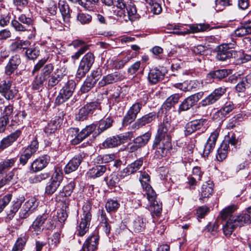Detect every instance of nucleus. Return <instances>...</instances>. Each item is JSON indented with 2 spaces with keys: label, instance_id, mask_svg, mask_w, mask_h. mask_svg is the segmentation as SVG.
<instances>
[{
  "label": "nucleus",
  "instance_id": "obj_33",
  "mask_svg": "<svg viewBox=\"0 0 251 251\" xmlns=\"http://www.w3.org/2000/svg\"><path fill=\"white\" fill-rule=\"evenodd\" d=\"M116 156L115 154H104L97 156L94 159V162L97 164L108 163L115 160Z\"/></svg>",
  "mask_w": 251,
  "mask_h": 251
},
{
  "label": "nucleus",
  "instance_id": "obj_62",
  "mask_svg": "<svg viewBox=\"0 0 251 251\" xmlns=\"http://www.w3.org/2000/svg\"><path fill=\"white\" fill-rule=\"evenodd\" d=\"M38 149V142L37 140H33L30 144L25 150V151H28V153L33 155L35 153Z\"/></svg>",
  "mask_w": 251,
  "mask_h": 251
},
{
  "label": "nucleus",
  "instance_id": "obj_50",
  "mask_svg": "<svg viewBox=\"0 0 251 251\" xmlns=\"http://www.w3.org/2000/svg\"><path fill=\"white\" fill-rule=\"evenodd\" d=\"M92 20V16L87 13H79L77 15V21L82 25L89 24Z\"/></svg>",
  "mask_w": 251,
  "mask_h": 251
},
{
  "label": "nucleus",
  "instance_id": "obj_32",
  "mask_svg": "<svg viewBox=\"0 0 251 251\" xmlns=\"http://www.w3.org/2000/svg\"><path fill=\"white\" fill-rule=\"evenodd\" d=\"M251 86V76H247L242 78L236 86V90L239 92H244Z\"/></svg>",
  "mask_w": 251,
  "mask_h": 251
},
{
  "label": "nucleus",
  "instance_id": "obj_36",
  "mask_svg": "<svg viewBox=\"0 0 251 251\" xmlns=\"http://www.w3.org/2000/svg\"><path fill=\"white\" fill-rule=\"evenodd\" d=\"M121 139L119 136H114L107 138L102 143L104 148H114L121 144Z\"/></svg>",
  "mask_w": 251,
  "mask_h": 251
},
{
  "label": "nucleus",
  "instance_id": "obj_10",
  "mask_svg": "<svg viewBox=\"0 0 251 251\" xmlns=\"http://www.w3.org/2000/svg\"><path fill=\"white\" fill-rule=\"evenodd\" d=\"M209 29H210L209 24H193L189 25V29L182 30V28H178V30L174 31L173 33L177 35H184L190 33L203 32Z\"/></svg>",
  "mask_w": 251,
  "mask_h": 251
},
{
  "label": "nucleus",
  "instance_id": "obj_3",
  "mask_svg": "<svg viewBox=\"0 0 251 251\" xmlns=\"http://www.w3.org/2000/svg\"><path fill=\"white\" fill-rule=\"evenodd\" d=\"M114 2L117 9L113 10V13L118 20L125 22L134 20L137 10L133 3H127L126 0H114Z\"/></svg>",
  "mask_w": 251,
  "mask_h": 251
},
{
  "label": "nucleus",
  "instance_id": "obj_35",
  "mask_svg": "<svg viewBox=\"0 0 251 251\" xmlns=\"http://www.w3.org/2000/svg\"><path fill=\"white\" fill-rule=\"evenodd\" d=\"M229 147L226 142H223L221 144L216 154V158L219 161H222L226 158Z\"/></svg>",
  "mask_w": 251,
  "mask_h": 251
},
{
  "label": "nucleus",
  "instance_id": "obj_11",
  "mask_svg": "<svg viewBox=\"0 0 251 251\" xmlns=\"http://www.w3.org/2000/svg\"><path fill=\"white\" fill-rule=\"evenodd\" d=\"M85 156V153H81L73 157L65 166L64 168L65 173L68 174L75 171L78 168Z\"/></svg>",
  "mask_w": 251,
  "mask_h": 251
},
{
  "label": "nucleus",
  "instance_id": "obj_23",
  "mask_svg": "<svg viewBox=\"0 0 251 251\" xmlns=\"http://www.w3.org/2000/svg\"><path fill=\"white\" fill-rule=\"evenodd\" d=\"M21 133L22 132L20 130H17L14 132L4 138L0 142V148L3 149L10 146L17 139Z\"/></svg>",
  "mask_w": 251,
  "mask_h": 251
},
{
  "label": "nucleus",
  "instance_id": "obj_4",
  "mask_svg": "<svg viewBox=\"0 0 251 251\" xmlns=\"http://www.w3.org/2000/svg\"><path fill=\"white\" fill-rule=\"evenodd\" d=\"M95 60L94 54L91 52H88L82 58L79 63L76 77L81 78L88 72L93 64Z\"/></svg>",
  "mask_w": 251,
  "mask_h": 251
},
{
  "label": "nucleus",
  "instance_id": "obj_49",
  "mask_svg": "<svg viewBox=\"0 0 251 251\" xmlns=\"http://www.w3.org/2000/svg\"><path fill=\"white\" fill-rule=\"evenodd\" d=\"M46 80L41 75L36 76L32 83V88L34 90L41 89L43 86L44 83Z\"/></svg>",
  "mask_w": 251,
  "mask_h": 251
},
{
  "label": "nucleus",
  "instance_id": "obj_37",
  "mask_svg": "<svg viewBox=\"0 0 251 251\" xmlns=\"http://www.w3.org/2000/svg\"><path fill=\"white\" fill-rule=\"evenodd\" d=\"M106 171V166L97 165L89 170V174L91 177L96 178L102 176Z\"/></svg>",
  "mask_w": 251,
  "mask_h": 251
},
{
  "label": "nucleus",
  "instance_id": "obj_13",
  "mask_svg": "<svg viewBox=\"0 0 251 251\" xmlns=\"http://www.w3.org/2000/svg\"><path fill=\"white\" fill-rule=\"evenodd\" d=\"M213 186L214 184L212 181L205 182L201 189L199 200L202 201L203 202L206 201L213 192Z\"/></svg>",
  "mask_w": 251,
  "mask_h": 251
},
{
  "label": "nucleus",
  "instance_id": "obj_52",
  "mask_svg": "<svg viewBox=\"0 0 251 251\" xmlns=\"http://www.w3.org/2000/svg\"><path fill=\"white\" fill-rule=\"evenodd\" d=\"M229 5V0H215L213 7L216 11H221Z\"/></svg>",
  "mask_w": 251,
  "mask_h": 251
},
{
  "label": "nucleus",
  "instance_id": "obj_20",
  "mask_svg": "<svg viewBox=\"0 0 251 251\" xmlns=\"http://www.w3.org/2000/svg\"><path fill=\"white\" fill-rule=\"evenodd\" d=\"M155 118L156 114L155 112L149 113L138 119L132 125V126L135 128L138 129L140 127L151 123Z\"/></svg>",
  "mask_w": 251,
  "mask_h": 251
},
{
  "label": "nucleus",
  "instance_id": "obj_38",
  "mask_svg": "<svg viewBox=\"0 0 251 251\" xmlns=\"http://www.w3.org/2000/svg\"><path fill=\"white\" fill-rule=\"evenodd\" d=\"M96 127L97 125L94 124L87 126L85 128L82 129L80 132H79V136H78L79 139H81V141H82L95 131L96 129Z\"/></svg>",
  "mask_w": 251,
  "mask_h": 251
},
{
  "label": "nucleus",
  "instance_id": "obj_7",
  "mask_svg": "<svg viewBox=\"0 0 251 251\" xmlns=\"http://www.w3.org/2000/svg\"><path fill=\"white\" fill-rule=\"evenodd\" d=\"M17 92L16 88L12 86L11 81L3 80L0 82V94L6 100H12Z\"/></svg>",
  "mask_w": 251,
  "mask_h": 251
},
{
  "label": "nucleus",
  "instance_id": "obj_5",
  "mask_svg": "<svg viewBox=\"0 0 251 251\" xmlns=\"http://www.w3.org/2000/svg\"><path fill=\"white\" fill-rule=\"evenodd\" d=\"M91 206L89 204H86L83 206V213L81 216L78 228L77 229V235L83 236L88 230L92 215L89 212Z\"/></svg>",
  "mask_w": 251,
  "mask_h": 251
},
{
  "label": "nucleus",
  "instance_id": "obj_46",
  "mask_svg": "<svg viewBox=\"0 0 251 251\" xmlns=\"http://www.w3.org/2000/svg\"><path fill=\"white\" fill-rule=\"evenodd\" d=\"M143 189L145 191L144 195L147 196V198L150 202L156 200V194L150 185L147 184Z\"/></svg>",
  "mask_w": 251,
  "mask_h": 251
},
{
  "label": "nucleus",
  "instance_id": "obj_30",
  "mask_svg": "<svg viewBox=\"0 0 251 251\" xmlns=\"http://www.w3.org/2000/svg\"><path fill=\"white\" fill-rule=\"evenodd\" d=\"M29 45V42L28 41H24L19 40L12 42L9 48L11 51L13 52L19 51L21 49H25Z\"/></svg>",
  "mask_w": 251,
  "mask_h": 251
},
{
  "label": "nucleus",
  "instance_id": "obj_45",
  "mask_svg": "<svg viewBox=\"0 0 251 251\" xmlns=\"http://www.w3.org/2000/svg\"><path fill=\"white\" fill-rule=\"evenodd\" d=\"M59 122L56 119H52L45 126L44 131L47 134L54 133L57 129Z\"/></svg>",
  "mask_w": 251,
  "mask_h": 251
},
{
  "label": "nucleus",
  "instance_id": "obj_12",
  "mask_svg": "<svg viewBox=\"0 0 251 251\" xmlns=\"http://www.w3.org/2000/svg\"><path fill=\"white\" fill-rule=\"evenodd\" d=\"M21 63V59L19 55L12 56L5 67L4 73L6 75H11Z\"/></svg>",
  "mask_w": 251,
  "mask_h": 251
},
{
  "label": "nucleus",
  "instance_id": "obj_29",
  "mask_svg": "<svg viewBox=\"0 0 251 251\" xmlns=\"http://www.w3.org/2000/svg\"><path fill=\"white\" fill-rule=\"evenodd\" d=\"M73 94L71 92V91H68L66 88H62L56 98L55 103L60 105L65 102L72 96Z\"/></svg>",
  "mask_w": 251,
  "mask_h": 251
},
{
  "label": "nucleus",
  "instance_id": "obj_6",
  "mask_svg": "<svg viewBox=\"0 0 251 251\" xmlns=\"http://www.w3.org/2000/svg\"><path fill=\"white\" fill-rule=\"evenodd\" d=\"M236 46L235 42L220 45L217 48L216 58L219 61H225L231 58L235 51L232 50Z\"/></svg>",
  "mask_w": 251,
  "mask_h": 251
},
{
  "label": "nucleus",
  "instance_id": "obj_64",
  "mask_svg": "<svg viewBox=\"0 0 251 251\" xmlns=\"http://www.w3.org/2000/svg\"><path fill=\"white\" fill-rule=\"evenodd\" d=\"M53 69V68L51 64H47L43 68L42 72L40 75L45 78L47 79L49 78L50 75L52 72Z\"/></svg>",
  "mask_w": 251,
  "mask_h": 251
},
{
  "label": "nucleus",
  "instance_id": "obj_40",
  "mask_svg": "<svg viewBox=\"0 0 251 251\" xmlns=\"http://www.w3.org/2000/svg\"><path fill=\"white\" fill-rule=\"evenodd\" d=\"M142 164L143 159L142 158L136 160L127 166L126 169V172L128 175L133 174L138 170L141 167Z\"/></svg>",
  "mask_w": 251,
  "mask_h": 251
},
{
  "label": "nucleus",
  "instance_id": "obj_14",
  "mask_svg": "<svg viewBox=\"0 0 251 251\" xmlns=\"http://www.w3.org/2000/svg\"><path fill=\"white\" fill-rule=\"evenodd\" d=\"M151 135L150 133L147 132L136 137L133 140V143L132 144L129 145L130 146V150L131 151H134L138 150L139 148L145 146L150 139Z\"/></svg>",
  "mask_w": 251,
  "mask_h": 251
},
{
  "label": "nucleus",
  "instance_id": "obj_22",
  "mask_svg": "<svg viewBox=\"0 0 251 251\" xmlns=\"http://www.w3.org/2000/svg\"><path fill=\"white\" fill-rule=\"evenodd\" d=\"M21 133L22 132L20 130H17L14 132L4 138L0 142V148L3 149L10 146L17 139Z\"/></svg>",
  "mask_w": 251,
  "mask_h": 251
},
{
  "label": "nucleus",
  "instance_id": "obj_44",
  "mask_svg": "<svg viewBox=\"0 0 251 251\" xmlns=\"http://www.w3.org/2000/svg\"><path fill=\"white\" fill-rule=\"evenodd\" d=\"M195 104L196 103L190 96L186 98L179 105L178 112L188 110Z\"/></svg>",
  "mask_w": 251,
  "mask_h": 251
},
{
  "label": "nucleus",
  "instance_id": "obj_1",
  "mask_svg": "<svg viewBox=\"0 0 251 251\" xmlns=\"http://www.w3.org/2000/svg\"><path fill=\"white\" fill-rule=\"evenodd\" d=\"M236 207L234 205L228 206L223 209L221 216L225 223H223V230L226 236L230 235L237 226H243L251 223V206L246 212L239 215H232Z\"/></svg>",
  "mask_w": 251,
  "mask_h": 251
},
{
  "label": "nucleus",
  "instance_id": "obj_9",
  "mask_svg": "<svg viewBox=\"0 0 251 251\" xmlns=\"http://www.w3.org/2000/svg\"><path fill=\"white\" fill-rule=\"evenodd\" d=\"M97 109L99 110L101 109L98 102L94 101L88 103L79 109L76 119L79 121H83L86 118L89 114L92 113Z\"/></svg>",
  "mask_w": 251,
  "mask_h": 251
},
{
  "label": "nucleus",
  "instance_id": "obj_42",
  "mask_svg": "<svg viewBox=\"0 0 251 251\" xmlns=\"http://www.w3.org/2000/svg\"><path fill=\"white\" fill-rule=\"evenodd\" d=\"M16 158L6 159L0 163V174L8 171L15 164Z\"/></svg>",
  "mask_w": 251,
  "mask_h": 251
},
{
  "label": "nucleus",
  "instance_id": "obj_61",
  "mask_svg": "<svg viewBox=\"0 0 251 251\" xmlns=\"http://www.w3.org/2000/svg\"><path fill=\"white\" fill-rule=\"evenodd\" d=\"M150 203L151 210L153 211L156 216H159L162 211V204L156 200L151 202Z\"/></svg>",
  "mask_w": 251,
  "mask_h": 251
},
{
  "label": "nucleus",
  "instance_id": "obj_26",
  "mask_svg": "<svg viewBox=\"0 0 251 251\" xmlns=\"http://www.w3.org/2000/svg\"><path fill=\"white\" fill-rule=\"evenodd\" d=\"M59 10L62 16L64 22L68 23L70 21L71 10L68 3L63 0H60L58 3Z\"/></svg>",
  "mask_w": 251,
  "mask_h": 251
},
{
  "label": "nucleus",
  "instance_id": "obj_60",
  "mask_svg": "<svg viewBox=\"0 0 251 251\" xmlns=\"http://www.w3.org/2000/svg\"><path fill=\"white\" fill-rule=\"evenodd\" d=\"M74 187L75 183L73 182H71L65 185L63 189V191L62 192V196L63 195L64 197L70 196L71 195Z\"/></svg>",
  "mask_w": 251,
  "mask_h": 251
},
{
  "label": "nucleus",
  "instance_id": "obj_17",
  "mask_svg": "<svg viewBox=\"0 0 251 251\" xmlns=\"http://www.w3.org/2000/svg\"><path fill=\"white\" fill-rule=\"evenodd\" d=\"M50 157L48 155L40 156L33 162L31 168L34 172L40 171L47 166Z\"/></svg>",
  "mask_w": 251,
  "mask_h": 251
},
{
  "label": "nucleus",
  "instance_id": "obj_31",
  "mask_svg": "<svg viewBox=\"0 0 251 251\" xmlns=\"http://www.w3.org/2000/svg\"><path fill=\"white\" fill-rule=\"evenodd\" d=\"M68 138L70 140L73 145H77L82 141L79 139V129L77 128H70L68 131Z\"/></svg>",
  "mask_w": 251,
  "mask_h": 251
},
{
  "label": "nucleus",
  "instance_id": "obj_25",
  "mask_svg": "<svg viewBox=\"0 0 251 251\" xmlns=\"http://www.w3.org/2000/svg\"><path fill=\"white\" fill-rule=\"evenodd\" d=\"M25 201L24 195L19 196L15 200L12 202L13 204L11 206L9 211L8 212L7 215L9 219L13 218L15 213L18 211L21 207L22 203Z\"/></svg>",
  "mask_w": 251,
  "mask_h": 251
},
{
  "label": "nucleus",
  "instance_id": "obj_21",
  "mask_svg": "<svg viewBox=\"0 0 251 251\" xmlns=\"http://www.w3.org/2000/svg\"><path fill=\"white\" fill-rule=\"evenodd\" d=\"M99 238L98 236L93 235L88 237L83 245V251H94L97 248Z\"/></svg>",
  "mask_w": 251,
  "mask_h": 251
},
{
  "label": "nucleus",
  "instance_id": "obj_58",
  "mask_svg": "<svg viewBox=\"0 0 251 251\" xmlns=\"http://www.w3.org/2000/svg\"><path fill=\"white\" fill-rule=\"evenodd\" d=\"M62 76L58 74L52 75L48 81L49 87H52L55 86L61 80Z\"/></svg>",
  "mask_w": 251,
  "mask_h": 251
},
{
  "label": "nucleus",
  "instance_id": "obj_34",
  "mask_svg": "<svg viewBox=\"0 0 251 251\" xmlns=\"http://www.w3.org/2000/svg\"><path fill=\"white\" fill-rule=\"evenodd\" d=\"M181 97V95L178 94H174L170 96L167 99L165 102L163 103L162 107L166 110L170 109L171 107L178 102Z\"/></svg>",
  "mask_w": 251,
  "mask_h": 251
},
{
  "label": "nucleus",
  "instance_id": "obj_2",
  "mask_svg": "<svg viewBox=\"0 0 251 251\" xmlns=\"http://www.w3.org/2000/svg\"><path fill=\"white\" fill-rule=\"evenodd\" d=\"M171 127L170 119L166 118L159 126L152 144L154 157L161 158L166 155L172 147L171 136L168 132Z\"/></svg>",
  "mask_w": 251,
  "mask_h": 251
},
{
  "label": "nucleus",
  "instance_id": "obj_27",
  "mask_svg": "<svg viewBox=\"0 0 251 251\" xmlns=\"http://www.w3.org/2000/svg\"><path fill=\"white\" fill-rule=\"evenodd\" d=\"M123 79V75L120 73H115L109 74L104 76L102 79L100 81V83L101 86H104L107 84H111L121 80Z\"/></svg>",
  "mask_w": 251,
  "mask_h": 251
},
{
  "label": "nucleus",
  "instance_id": "obj_18",
  "mask_svg": "<svg viewBox=\"0 0 251 251\" xmlns=\"http://www.w3.org/2000/svg\"><path fill=\"white\" fill-rule=\"evenodd\" d=\"M164 77V74L157 68L150 70L148 75V80L151 84H155L162 80Z\"/></svg>",
  "mask_w": 251,
  "mask_h": 251
},
{
  "label": "nucleus",
  "instance_id": "obj_39",
  "mask_svg": "<svg viewBox=\"0 0 251 251\" xmlns=\"http://www.w3.org/2000/svg\"><path fill=\"white\" fill-rule=\"evenodd\" d=\"M60 183L61 182L57 180L50 178L46 187L45 193L49 195L53 194L60 186Z\"/></svg>",
  "mask_w": 251,
  "mask_h": 251
},
{
  "label": "nucleus",
  "instance_id": "obj_16",
  "mask_svg": "<svg viewBox=\"0 0 251 251\" xmlns=\"http://www.w3.org/2000/svg\"><path fill=\"white\" fill-rule=\"evenodd\" d=\"M142 107L137 102L133 104L127 111L126 115L125 116L123 120L124 122L126 124H128L134 121Z\"/></svg>",
  "mask_w": 251,
  "mask_h": 251
},
{
  "label": "nucleus",
  "instance_id": "obj_47",
  "mask_svg": "<svg viewBox=\"0 0 251 251\" xmlns=\"http://www.w3.org/2000/svg\"><path fill=\"white\" fill-rule=\"evenodd\" d=\"M26 242V239L25 236L19 237L13 245L11 251H22Z\"/></svg>",
  "mask_w": 251,
  "mask_h": 251
},
{
  "label": "nucleus",
  "instance_id": "obj_24",
  "mask_svg": "<svg viewBox=\"0 0 251 251\" xmlns=\"http://www.w3.org/2000/svg\"><path fill=\"white\" fill-rule=\"evenodd\" d=\"M204 121L202 119L191 121L185 126L186 135H190L195 131L200 129L203 126Z\"/></svg>",
  "mask_w": 251,
  "mask_h": 251
},
{
  "label": "nucleus",
  "instance_id": "obj_43",
  "mask_svg": "<svg viewBox=\"0 0 251 251\" xmlns=\"http://www.w3.org/2000/svg\"><path fill=\"white\" fill-rule=\"evenodd\" d=\"M228 75V71L226 69L217 70L210 72L208 75L209 77L221 79L227 76Z\"/></svg>",
  "mask_w": 251,
  "mask_h": 251
},
{
  "label": "nucleus",
  "instance_id": "obj_51",
  "mask_svg": "<svg viewBox=\"0 0 251 251\" xmlns=\"http://www.w3.org/2000/svg\"><path fill=\"white\" fill-rule=\"evenodd\" d=\"M146 223L143 218H138L133 222V226L136 232L142 231L145 227Z\"/></svg>",
  "mask_w": 251,
  "mask_h": 251
},
{
  "label": "nucleus",
  "instance_id": "obj_53",
  "mask_svg": "<svg viewBox=\"0 0 251 251\" xmlns=\"http://www.w3.org/2000/svg\"><path fill=\"white\" fill-rule=\"evenodd\" d=\"M99 0H80L79 4L88 10H91Z\"/></svg>",
  "mask_w": 251,
  "mask_h": 251
},
{
  "label": "nucleus",
  "instance_id": "obj_59",
  "mask_svg": "<svg viewBox=\"0 0 251 251\" xmlns=\"http://www.w3.org/2000/svg\"><path fill=\"white\" fill-rule=\"evenodd\" d=\"M234 34L236 36L240 37L250 34V33L248 31V29L245 28V25L243 23L240 26L234 30Z\"/></svg>",
  "mask_w": 251,
  "mask_h": 251
},
{
  "label": "nucleus",
  "instance_id": "obj_41",
  "mask_svg": "<svg viewBox=\"0 0 251 251\" xmlns=\"http://www.w3.org/2000/svg\"><path fill=\"white\" fill-rule=\"evenodd\" d=\"M99 220L100 221V227L102 228L106 234H108L110 232L111 227L108 223V219L103 212H101Z\"/></svg>",
  "mask_w": 251,
  "mask_h": 251
},
{
  "label": "nucleus",
  "instance_id": "obj_48",
  "mask_svg": "<svg viewBox=\"0 0 251 251\" xmlns=\"http://www.w3.org/2000/svg\"><path fill=\"white\" fill-rule=\"evenodd\" d=\"M119 178L115 173L112 174L109 176L104 178V181L109 187H116L119 181Z\"/></svg>",
  "mask_w": 251,
  "mask_h": 251
},
{
  "label": "nucleus",
  "instance_id": "obj_57",
  "mask_svg": "<svg viewBox=\"0 0 251 251\" xmlns=\"http://www.w3.org/2000/svg\"><path fill=\"white\" fill-rule=\"evenodd\" d=\"M60 234L59 232L54 233L52 236L49 239L48 243L50 247H54L60 242Z\"/></svg>",
  "mask_w": 251,
  "mask_h": 251
},
{
  "label": "nucleus",
  "instance_id": "obj_63",
  "mask_svg": "<svg viewBox=\"0 0 251 251\" xmlns=\"http://www.w3.org/2000/svg\"><path fill=\"white\" fill-rule=\"evenodd\" d=\"M18 20L21 23L25 24V25H26L28 28L29 27V28H31L32 29H34L33 27L30 26L32 24V20L30 18L27 17L25 14H22L19 17Z\"/></svg>",
  "mask_w": 251,
  "mask_h": 251
},
{
  "label": "nucleus",
  "instance_id": "obj_15",
  "mask_svg": "<svg viewBox=\"0 0 251 251\" xmlns=\"http://www.w3.org/2000/svg\"><path fill=\"white\" fill-rule=\"evenodd\" d=\"M48 218V214L46 213H43L42 215H39L33 222L32 225L30 226V229L39 234L41 232L43 229V225L45 221Z\"/></svg>",
  "mask_w": 251,
  "mask_h": 251
},
{
  "label": "nucleus",
  "instance_id": "obj_55",
  "mask_svg": "<svg viewBox=\"0 0 251 251\" xmlns=\"http://www.w3.org/2000/svg\"><path fill=\"white\" fill-rule=\"evenodd\" d=\"M119 206L120 204L117 200L110 199L106 203L105 208L108 211H114L119 208Z\"/></svg>",
  "mask_w": 251,
  "mask_h": 251
},
{
  "label": "nucleus",
  "instance_id": "obj_56",
  "mask_svg": "<svg viewBox=\"0 0 251 251\" xmlns=\"http://www.w3.org/2000/svg\"><path fill=\"white\" fill-rule=\"evenodd\" d=\"M12 26L18 31H31V28H28L26 25H23L19 21L12 20Z\"/></svg>",
  "mask_w": 251,
  "mask_h": 251
},
{
  "label": "nucleus",
  "instance_id": "obj_28",
  "mask_svg": "<svg viewBox=\"0 0 251 251\" xmlns=\"http://www.w3.org/2000/svg\"><path fill=\"white\" fill-rule=\"evenodd\" d=\"M113 123V120L109 117L100 120L99 122L98 128L97 131L95 132V134H100L104 130L110 128Z\"/></svg>",
  "mask_w": 251,
  "mask_h": 251
},
{
  "label": "nucleus",
  "instance_id": "obj_19",
  "mask_svg": "<svg viewBox=\"0 0 251 251\" xmlns=\"http://www.w3.org/2000/svg\"><path fill=\"white\" fill-rule=\"evenodd\" d=\"M97 73L98 72H93L91 76L87 77L80 88L82 93L89 92L94 86L96 81L98 79L97 77L99 75H97Z\"/></svg>",
  "mask_w": 251,
  "mask_h": 251
},
{
  "label": "nucleus",
  "instance_id": "obj_54",
  "mask_svg": "<svg viewBox=\"0 0 251 251\" xmlns=\"http://www.w3.org/2000/svg\"><path fill=\"white\" fill-rule=\"evenodd\" d=\"M39 50L36 48H30L26 50L25 54L29 59L34 60L37 58L39 55Z\"/></svg>",
  "mask_w": 251,
  "mask_h": 251
},
{
  "label": "nucleus",
  "instance_id": "obj_8",
  "mask_svg": "<svg viewBox=\"0 0 251 251\" xmlns=\"http://www.w3.org/2000/svg\"><path fill=\"white\" fill-rule=\"evenodd\" d=\"M226 88L225 87H220L215 89L210 94L202 100L200 104L202 106H206L213 104L219 100L225 93Z\"/></svg>",
  "mask_w": 251,
  "mask_h": 251
}]
</instances>
